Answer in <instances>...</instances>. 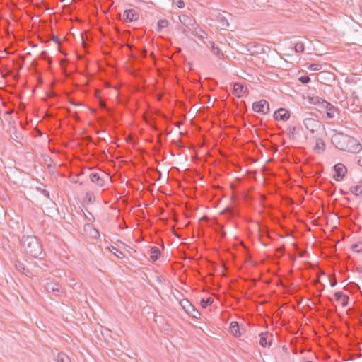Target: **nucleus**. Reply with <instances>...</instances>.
Masks as SVG:
<instances>
[{"label": "nucleus", "mask_w": 362, "mask_h": 362, "mask_svg": "<svg viewBox=\"0 0 362 362\" xmlns=\"http://www.w3.org/2000/svg\"><path fill=\"white\" fill-rule=\"evenodd\" d=\"M332 144L340 151L352 153H358L361 149V144L354 137L342 132H336L332 136Z\"/></svg>", "instance_id": "obj_1"}, {"label": "nucleus", "mask_w": 362, "mask_h": 362, "mask_svg": "<svg viewBox=\"0 0 362 362\" xmlns=\"http://www.w3.org/2000/svg\"><path fill=\"white\" fill-rule=\"evenodd\" d=\"M21 243L25 252L34 258H37L42 253V245L35 235L23 236Z\"/></svg>", "instance_id": "obj_2"}, {"label": "nucleus", "mask_w": 362, "mask_h": 362, "mask_svg": "<svg viewBox=\"0 0 362 362\" xmlns=\"http://www.w3.org/2000/svg\"><path fill=\"white\" fill-rule=\"evenodd\" d=\"M252 110L257 113L266 115L269 112V104L266 100H261L253 103Z\"/></svg>", "instance_id": "obj_3"}, {"label": "nucleus", "mask_w": 362, "mask_h": 362, "mask_svg": "<svg viewBox=\"0 0 362 362\" xmlns=\"http://www.w3.org/2000/svg\"><path fill=\"white\" fill-rule=\"evenodd\" d=\"M303 124L311 133H315L321 127V122L319 120L310 117L304 119Z\"/></svg>", "instance_id": "obj_4"}, {"label": "nucleus", "mask_w": 362, "mask_h": 362, "mask_svg": "<svg viewBox=\"0 0 362 362\" xmlns=\"http://www.w3.org/2000/svg\"><path fill=\"white\" fill-rule=\"evenodd\" d=\"M45 288L48 293H52L55 296H61L63 290L58 283L54 281H48L45 285Z\"/></svg>", "instance_id": "obj_5"}, {"label": "nucleus", "mask_w": 362, "mask_h": 362, "mask_svg": "<svg viewBox=\"0 0 362 362\" xmlns=\"http://www.w3.org/2000/svg\"><path fill=\"white\" fill-rule=\"evenodd\" d=\"M334 170L335 173L333 176V178L337 182L341 181L347 172L346 168L342 163L336 164L334 166Z\"/></svg>", "instance_id": "obj_6"}, {"label": "nucleus", "mask_w": 362, "mask_h": 362, "mask_svg": "<svg viewBox=\"0 0 362 362\" xmlns=\"http://www.w3.org/2000/svg\"><path fill=\"white\" fill-rule=\"evenodd\" d=\"M247 49L251 55H257L264 52L263 46L255 42L248 43L247 45Z\"/></svg>", "instance_id": "obj_7"}, {"label": "nucleus", "mask_w": 362, "mask_h": 362, "mask_svg": "<svg viewBox=\"0 0 362 362\" xmlns=\"http://www.w3.org/2000/svg\"><path fill=\"white\" fill-rule=\"evenodd\" d=\"M259 345L262 347L267 346H270L272 345L273 334L268 332H261L259 334Z\"/></svg>", "instance_id": "obj_8"}, {"label": "nucleus", "mask_w": 362, "mask_h": 362, "mask_svg": "<svg viewBox=\"0 0 362 362\" xmlns=\"http://www.w3.org/2000/svg\"><path fill=\"white\" fill-rule=\"evenodd\" d=\"M14 266L18 272H21V274L25 275L28 277L33 278L32 272L28 268H26L24 263L21 262L20 260L16 259L14 262Z\"/></svg>", "instance_id": "obj_9"}, {"label": "nucleus", "mask_w": 362, "mask_h": 362, "mask_svg": "<svg viewBox=\"0 0 362 362\" xmlns=\"http://www.w3.org/2000/svg\"><path fill=\"white\" fill-rule=\"evenodd\" d=\"M274 118L276 120L286 121L290 117V112L285 108H279L274 112Z\"/></svg>", "instance_id": "obj_10"}, {"label": "nucleus", "mask_w": 362, "mask_h": 362, "mask_svg": "<svg viewBox=\"0 0 362 362\" xmlns=\"http://www.w3.org/2000/svg\"><path fill=\"white\" fill-rule=\"evenodd\" d=\"M179 20L180 23L187 28L190 27H194L196 25L195 19L192 17H190L186 14H182L179 16Z\"/></svg>", "instance_id": "obj_11"}, {"label": "nucleus", "mask_w": 362, "mask_h": 362, "mask_svg": "<svg viewBox=\"0 0 362 362\" xmlns=\"http://www.w3.org/2000/svg\"><path fill=\"white\" fill-rule=\"evenodd\" d=\"M126 22H134L139 19V13L134 9L125 10L124 12Z\"/></svg>", "instance_id": "obj_12"}, {"label": "nucleus", "mask_w": 362, "mask_h": 362, "mask_svg": "<svg viewBox=\"0 0 362 362\" xmlns=\"http://www.w3.org/2000/svg\"><path fill=\"white\" fill-rule=\"evenodd\" d=\"M180 305L187 313H191V310L194 313H197L198 315H201L200 313L194 308V307L187 300L180 301Z\"/></svg>", "instance_id": "obj_13"}, {"label": "nucleus", "mask_w": 362, "mask_h": 362, "mask_svg": "<svg viewBox=\"0 0 362 362\" xmlns=\"http://www.w3.org/2000/svg\"><path fill=\"white\" fill-rule=\"evenodd\" d=\"M90 179L92 182L96 184L98 187H103L105 184V180L103 177H100V174L98 173H92L90 175Z\"/></svg>", "instance_id": "obj_14"}, {"label": "nucleus", "mask_w": 362, "mask_h": 362, "mask_svg": "<svg viewBox=\"0 0 362 362\" xmlns=\"http://www.w3.org/2000/svg\"><path fill=\"white\" fill-rule=\"evenodd\" d=\"M247 90V87H245L240 83H235L233 86V93L237 98H241L243 93Z\"/></svg>", "instance_id": "obj_15"}, {"label": "nucleus", "mask_w": 362, "mask_h": 362, "mask_svg": "<svg viewBox=\"0 0 362 362\" xmlns=\"http://www.w3.org/2000/svg\"><path fill=\"white\" fill-rule=\"evenodd\" d=\"M334 297L337 301H341L343 307L348 305L349 298L347 295L344 294L341 291H337L334 293Z\"/></svg>", "instance_id": "obj_16"}, {"label": "nucleus", "mask_w": 362, "mask_h": 362, "mask_svg": "<svg viewBox=\"0 0 362 362\" xmlns=\"http://www.w3.org/2000/svg\"><path fill=\"white\" fill-rule=\"evenodd\" d=\"M326 111L327 117L329 119H332L334 117V112L337 110L334 105L327 102L325 107L322 108Z\"/></svg>", "instance_id": "obj_17"}, {"label": "nucleus", "mask_w": 362, "mask_h": 362, "mask_svg": "<svg viewBox=\"0 0 362 362\" xmlns=\"http://www.w3.org/2000/svg\"><path fill=\"white\" fill-rule=\"evenodd\" d=\"M191 33L194 36H195L201 40H204L207 36L206 33L204 30H203L201 28H199L197 24H196V27L194 28V29L192 30Z\"/></svg>", "instance_id": "obj_18"}, {"label": "nucleus", "mask_w": 362, "mask_h": 362, "mask_svg": "<svg viewBox=\"0 0 362 362\" xmlns=\"http://www.w3.org/2000/svg\"><path fill=\"white\" fill-rule=\"evenodd\" d=\"M210 48L214 54H216L219 59L224 58V54L218 46L214 42L209 41Z\"/></svg>", "instance_id": "obj_19"}, {"label": "nucleus", "mask_w": 362, "mask_h": 362, "mask_svg": "<svg viewBox=\"0 0 362 362\" xmlns=\"http://www.w3.org/2000/svg\"><path fill=\"white\" fill-rule=\"evenodd\" d=\"M229 329H230V333L234 337H240V335H241L240 329L239 327V325L237 322H235V321L232 322L230 325Z\"/></svg>", "instance_id": "obj_20"}, {"label": "nucleus", "mask_w": 362, "mask_h": 362, "mask_svg": "<svg viewBox=\"0 0 362 362\" xmlns=\"http://www.w3.org/2000/svg\"><path fill=\"white\" fill-rule=\"evenodd\" d=\"M310 103L316 106H317L320 109L322 110L325 107V104L327 103L325 100L320 98L318 96L313 97L310 99Z\"/></svg>", "instance_id": "obj_21"}, {"label": "nucleus", "mask_w": 362, "mask_h": 362, "mask_svg": "<svg viewBox=\"0 0 362 362\" xmlns=\"http://www.w3.org/2000/svg\"><path fill=\"white\" fill-rule=\"evenodd\" d=\"M151 256L150 258L152 261H156L160 256V251L157 247H152L150 250Z\"/></svg>", "instance_id": "obj_22"}, {"label": "nucleus", "mask_w": 362, "mask_h": 362, "mask_svg": "<svg viewBox=\"0 0 362 362\" xmlns=\"http://www.w3.org/2000/svg\"><path fill=\"white\" fill-rule=\"evenodd\" d=\"M217 20L220 23V25H221V27L222 29H226L229 27V23H228V20L223 15L220 14L217 17Z\"/></svg>", "instance_id": "obj_23"}, {"label": "nucleus", "mask_w": 362, "mask_h": 362, "mask_svg": "<svg viewBox=\"0 0 362 362\" xmlns=\"http://www.w3.org/2000/svg\"><path fill=\"white\" fill-rule=\"evenodd\" d=\"M169 23L166 19H160L157 23V31L161 32L163 28L168 26Z\"/></svg>", "instance_id": "obj_24"}, {"label": "nucleus", "mask_w": 362, "mask_h": 362, "mask_svg": "<svg viewBox=\"0 0 362 362\" xmlns=\"http://www.w3.org/2000/svg\"><path fill=\"white\" fill-rule=\"evenodd\" d=\"M325 143L322 139H318L315 146V150H316L318 153H321L325 150Z\"/></svg>", "instance_id": "obj_25"}, {"label": "nucleus", "mask_w": 362, "mask_h": 362, "mask_svg": "<svg viewBox=\"0 0 362 362\" xmlns=\"http://www.w3.org/2000/svg\"><path fill=\"white\" fill-rule=\"evenodd\" d=\"M57 360L58 362H71L69 357L62 352L58 354Z\"/></svg>", "instance_id": "obj_26"}, {"label": "nucleus", "mask_w": 362, "mask_h": 362, "mask_svg": "<svg viewBox=\"0 0 362 362\" xmlns=\"http://www.w3.org/2000/svg\"><path fill=\"white\" fill-rule=\"evenodd\" d=\"M350 192L351 194L356 196L362 195V187L358 185L353 186L350 188Z\"/></svg>", "instance_id": "obj_27"}, {"label": "nucleus", "mask_w": 362, "mask_h": 362, "mask_svg": "<svg viewBox=\"0 0 362 362\" xmlns=\"http://www.w3.org/2000/svg\"><path fill=\"white\" fill-rule=\"evenodd\" d=\"M214 303V299L211 297H209L206 299H202L200 301V304L202 308H206L208 306L211 305Z\"/></svg>", "instance_id": "obj_28"}, {"label": "nucleus", "mask_w": 362, "mask_h": 362, "mask_svg": "<svg viewBox=\"0 0 362 362\" xmlns=\"http://www.w3.org/2000/svg\"><path fill=\"white\" fill-rule=\"evenodd\" d=\"M308 68L309 70L315 71L320 70L322 66L319 63H312L308 65Z\"/></svg>", "instance_id": "obj_29"}, {"label": "nucleus", "mask_w": 362, "mask_h": 362, "mask_svg": "<svg viewBox=\"0 0 362 362\" xmlns=\"http://www.w3.org/2000/svg\"><path fill=\"white\" fill-rule=\"evenodd\" d=\"M111 252L114 253L118 258L122 259L124 257V254L115 247H112Z\"/></svg>", "instance_id": "obj_30"}, {"label": "nucleus", "mask_w": 362, "mask_h": 362, "mask_svg": "<svg viewBox=\"0 0 362 362\" xmlns=\"http://www.w3.org/2000/svg\"><path fill=\"white\" fill-rule=\"evenodd\" d=\"M304 49V45L302 42H298L295 45V51L296 52H303Z\"/></svg>", "instance_id": "obj_31"}, {"label": "nucleus", "mask_w": 362, "mask_h": 362, "mask_svg": "<svg viewBox=\"0 0 362 362\" xmlns=\"http://www.w3.org/2000/svg\"><path fill=\"white\" fill-rule=\"evenodd\" d=\"M351 248L357 252H360L361 251H362V243H358V244H354L352 246H351Z\"/></svg>", "instance_id": "obj_32"}, {"label": "nucleus", "mask_w": 362, "mask_h": 362, "mask_svg": "<svg viewBox=\"0 0 362 362\" xmlns=\"http://www.w3.org/2000/svg\"><path fill=\"white\" fill-rule=\"evenodd\" d=\"M299 81L303 83V84H306L310 82V78L308 76H302L299 78Z\"/></svg>", "instance_id": "obj_33"}, {"label": "nucleus", "mask_w": 362, "mask_h": 362, "mask_svg": "<svg viewBox=\"0 0 362 362\" xmlns=\"http://www.w3.org/2000/svg\"><path fill=\"white\" fill-rule=\"evenodd\" d=\"M37 189L45 197L50 199L49 192L47 190L41 189L40 187H37Z\"/></svg>", "instance_id": "obj_34"}, {"label": "nucleus", "mask_w": 362, "mask_h": 362, "mask_svg": "<svg viewBox=\"0 0 362 362\" xmlns=\"http://www.w3.org/2000/svg\"><path fill=\"white\" fill-rule=\"evenodd\" d=\"M85 199H86L88 201V203H92L93 202V199H94V197L93 196V194H90V193H86V197H85Z\"/></svg>", "instance_id": "obj_35"}, {"label": "nucleus", "mask_w": 362, "mask_h": 362, "mask_svg": "<svg viewBox=\"0 0 362 362\" xmlns=\"http://www.w3.org/2000/svg\"><path fill=\"white\" fill-rule=\"evenodd\" d=\"M88 215L85 214L86 218L88 221H93L95 220L94 216H93V214H92L91 213H90L89 211H88Z\"/></svg>", "instance_id": "obj_36"}, {"label": "nucleus", "mask_w": 362, "mask_h": 362, "mask_svg": "<svg viewBox=\"0 0 362 362\" xmlns=\"http://www.w3.org/2000/svg\"><path fill=\"white\" fill-rule=\"evenodd\" d=\"M187 314L189 315H190L192 317L196 318V319H198L200 317V315H198L197 313H194L192 310H191V313H187Z\"/></svg>", "instance_id": "obj_37"}, {"label": "nucleus", "mask_w": 362, "mask_h": 362, "mask_svg": "<svg viewBox=\"0 0 362 362\" xmlns=\"http://www.w3.org/2000/svg\"><path fill=\"white\" fill-rule=\"evenodd\" d=\"M182 33L185 34L187 37H189V32H192L190 28L187 29H183L182 30Z\"/></svg>", "instance_id": "obj_38"}, {"label": "nucleus", "mask_w": 362, "mask_h": 362, "mask_svg": "<svg viewBox=\"0 0 362 362\" xmlns=\"http://www.w3.org/2000/svg\"><path fill=\"white\" fill-rule=\"evenodd\" d=\"M329 283H330V286L332 287H334L337 285V281L336 279L334 277L333 279L329 280Z\"/></svg>", "instance_id": "obj_39"}, {"label": "nucleus", "mask_w": 362, "mask_h": 362, "mask_svg": "<svg viewBox=\"0 0 362 362\" xmlns=\"http://www.w3.org/2000/svg\"><path fill=\"white\" fill-rule=\"evenodd\" d=\"M185 6V3L183 1L180 0L177 2V7L182 8Z\"/></svg>", "instance_id": "obj_40"}, {"label": "nucleus", "mask_w": 362, "mask_h": 362, "mask_svg": "<svg viewBox=\"0 0 362 362\" xmlns=\"http://www.w3.org/2000/svg\"><path fill=\"white\" fill-rule=\"evenodd\" d=\"M289 130H290V132L292 134H293L296 131V127H289Z\"/></svg>", "instance_id": "obj_41"}, {"label": "nucleus", "mask_w": 362, "mask_h": 362, "mask_svg": "<svg viewBox=\"0 0 362 362\" xmlns=\"http://www.w3.org/2000/svg\"><path fill=\"white\" fill-rule=\"evenodd\" d=\"M357 164H358L359 166L362 167V158H359L358 159V160H357Z\"/></svg>", "instance_id": "obj_42"}, {"label": "nucleus", "mask_w": 362, "mask_h": 362, "mask_svg": "<svg viewBox=\"0 0 362 362\" xmlns=\"http://www.w3.org/2000/svg\"><path fill=\"white\" fill-rule=\"evenodd\" d=\"M93 230H94V233H95V235H93L95 238L100 236L98 230H97L95 229H93Z\"/></svg>", "instance_id": "obj_43"}, {"label": "nucleus", "mask_w": 362, "mask_h": 362, "mask_svg": "<svg viewBox=\"0 0 362 362\" xmlns=\"http://www.w3.org/2000/svg\"><path fill=\"white\" fill-rule=\"evenodd\" d=\"M226 232H224V231H221V238H224V237L226 236Z\"/></svg>", "instance_id": "obj_44"}, {"label": "nucleus", "mask_w": 362, "mask_h": 362, "mask_svg": "<svg viewBox=\"0 0 362 362\" xmlns=\"http://www.w3.org/2000/svg\"><path fill=\"white\" fill-rule=\"evenodd\" d=\"M54 41H55V42H59V39H58L57 37H56V38L54 39Z\"/></svg>", "instance_id": "obj_45"}, {"label": "nucleus", "mask_w": 362, "mask_h": 362, "mask_svg": "<svg viewBox=\"0 0 362 362\" xmlns=\"http://www.w3.org/2000/svg\"><path fill=\"white\" fill-rule=\"evenodd\" d=\"M303 362H313V361H304Z\"/></svg>", "instance_id": "obj_46"}, {"label": "nucleus", "mask_w": 362, "mask_h": 362, "mask_svg": "<svg viewBox=\"0 0 362 362\" xmlns=\"http://www.w3.org/2000/svg\"><path fill=\"white\" fill-rule=\"evenodd\" d=\"M341 192L342 194H346V192H344L342 189L341 190Z\"/></svg>", "instance_id": "obj_47"}, {"label": "nucleus", "mask_w": 362, "mask_h": 362, "mask_svg": "<svg viewBox=\"0 0 362 362\" xmlns=\"http://www.w3.org/2000/svg\"><path fill=\"white\" fill-rule=\"evenodd\" d=\"M6 114H11V112L10 111H8L6 112Z\"/></svg>", "instance_id": "obj_48"}, {"label": "nucleus", "mask_w": 362, "mask_h": 362, "mask_svg": "<svg viewBox=\"0 0 362 362\" xmlns=\"http://www.w3.org/2000/svg\"><path fill=\"white\" fill-rule=\"evenodd\" d=\"M87 226L89 227V228H91V226L89 225V224H88Z\"/></svg>", "instance_id": "obj_49"}, {"label": "nucleus", "mask_w": 362, "mask_h": 362, "mask_svg": "<svg viewBox=\"0 0 362 362\" xmlns=\"http://www.w3.org/2000/svg\"><path fill=\"white\" fill-rule=\"evenodd\" d=\"M158 173H159V175H161V172H160V171H158Z\"/></svg>", "instance_id": "obj_50"}]
</instances>
